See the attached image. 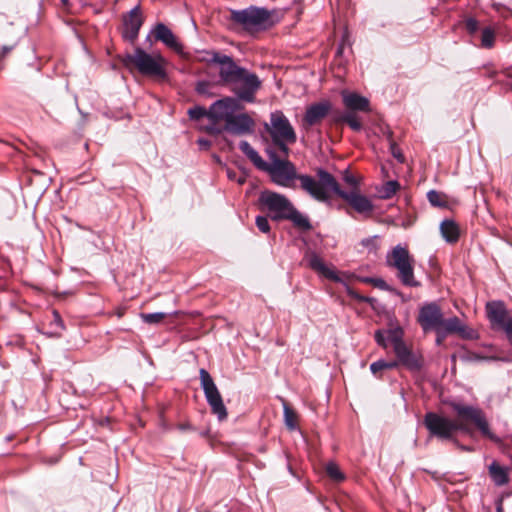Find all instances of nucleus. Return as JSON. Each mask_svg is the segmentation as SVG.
Instances as JSON below:
<instances>
[{"mask_svg":"<svg viewBox=\"0 0 512 512\" xmlns=\"http://www.w3.org/2000/svg\"><path fill=\"white\" fill-rule=\"evenodd\" d=\"M261 210L268 212L274 221L289 220L293 226L301 231L312 229L309 218L301 213L293 203L283 194L264 190L258 198Z\"/></svg>","mask_w":512,"mask_h":512,"instance_id":"obj_1","label":"nucleus"},{"mask_svg":"<svg viewBox=\"0 0 512 512\" xmlns=\"http://www.w3.org/2000/svg\"><path fill=\"white\" fill-rule=\"evenodd\" d=\"M239 148L256 168L268 172L275 184L288 187L293 179L298 180L299 174L296 173V168L292 162L286 159H279L272 154V162L268 164L247 141H241Z\"/></svg>","mask_w":512,"mask_h":512,"instance_id":"obj_2","label":"nucleus"},{"mask_svg":"<svg viewBox=\"0 0 512 512\" xmlns=\"http://www.w3.org/2000/svg\"><path fill=\"white\" fill-rule=\"evenodd\" d=\"M122 62L124 66H134L139 73L158 81L168 78L167 61L161 54H149L142 48H136L133 54H126Z\"/></svg>","mask_w":512,"mask_h":512,"instance_id":"obj_3","label":"nucleus"},{"mask_svg":"<svg viewBox=\"0 0 512 512\" xmlns=\"http://www.w3.org/2000/svg\"><path fill=\"white\" fill-rule=\"evenodd\" d=\"M317 176L318 179H315L307 174H299L300 187L313 199L319 202H327L331 192L337 195L340 185L335 177L324 169H318Z\"/></svg>","mask_w":512,"mask_h":512,"instance_id":"obj_4","label":"nucleus"},{"mask_svg":"<svg viewBox=\"0 0 512 512\" xmlns=\"http://www.w3.org/2000/svg\"><path fill=\"white\" fill-rule=\"evenodd\" d=\"M230 19L252 35L270 26L271 13L266 8L250 6L242 10H232Z\"/></svg>","mask_w":512,"mask_h":512,"instance_id":"obj_5","label":"nucleus"},{"mask_svg":"<svg viewBox=\"0 0 512 512\" xmlns=\"http://www.w3.org/2000/svg\"><path fill=\"white\" fill-rule=\"evenodd\" d=\"M266 130L270 134L273 143L287 157L290 151L288 145L294 144L297 141V136L293 126L282 111L271 113L270 124H266Z\"/></svg>","mask_w":512,"mask_h":512,"instance_id":"obj_6","label":"nucleus"},{"mask_svg":"<svg viewBox=\"0 0 512 512\" xmlns=\"http://www.w3.org/2000/svg\"><path fill=\"white\" fill-rule=\"evenodd\" d=\"M386 262L389 267L397 270V277L403 285L408 287H418L420 285L414 276V258L406 247L395 246L387 254Z\"/></svg>","mask_w":512,"mask_h":512,"instance_id":"obj_7","label":"nucleus"},{"mask_svg":"<svg viewBox=\"0 0 512 512\" xmlns=\"http://www.w3.org/2000/svg\"><path fill=\"white\" fill-rule=\"evenodd\" d=\"M386 262L389 267L397 270V277L403 285L408 287H418L420 285L414 276V258L406 247L395 246L387 254Z\"/></svg>","mask_w":512,"mask_h":512,"instance_id":"obj_8","label":"nucleus"},{"mask_svg":"<svg viewBox=\"0 0 512 512\" xmlns=\"http://www.w3.org/2000/svg\"><path fill=\"white\" fill-rule=\"evenodd\" d=\"M450 407L453 409V411L456 413L458 419L456 420L459 424H462L464 428H459V431L462 432H469V423L474 424L480 432L494 440L497 441L498 439L491 433L489 424L486 420V417L483 413V411L475 406L465 405L459 402H451Z\"/></svg>","mask_w":512,"mask_h":512,"instance_id":"obj_9","label":"nucleus"},{"mask_svg":"<svg viewBox=\"0 0 512 512\" xmlns=\"http://www.w3.org/2000/svg\"><path fill=\"white\" fill-rule=\"evenodd\" d=\"M423 423L429 432L430 436L436 437L441 440H454V443L463 450L468 448L459 445L458 441L454 439L455 434L459 428H464L456 420L450 419L435 412H427L424 416Z\"/></svg>","mask_w":512,"mask_h":512,"instance_id":"obj_10","label":"nucleus"},{"mask_svg":"<svg viewBox=\"0 0 512 512\" xmlns=\"http://www.w3.org/2000/svg\"><path fill=\"white\" fill-rule=\"evenodd\" d=\"M200 384L203 389L207 403L211 408V412L217 416L220 421L227 418V409L223 403L222 396L209 372L201 368L199 371Z\"/></svg>","mask_w":512,"mask_h":512,"instance_id":"obj_11","label":"nucleus"},{"mask_svg":"<svg viewBox=\"0 0 512 512\" xmlns=\"http://www.w3.org/2000/svg\"><path fill=\"white\" fill-rule=\"evenodd\" d=\"M231 90L239 100L245 102H254L255 95L261 87V80L259 77L247 69L241 76L234 80L231 84Z\"/></svg>","mask_w":512,"mask_h":512,"instance_id":"obj_12","label":"nucleus"},{"mask_svg":"<svg viewBox=\"0 0 512 512\" xmlns=\"http://www.w3.org/2000/svg\"><path fill=\"white\" fill-rule=\"evenodd\" d=\"M210 58L207 59L209 63L219 65V77L223 84L229 85L244 73L245 68L238 66L231 56L222 54L220 52H208Z\"/></svg>","mask_w":512,"mask_h":512,"instance_id":"obj_13","label":"nucleus"},{"mask_svg":"<svg viewBox=\"0 0 512 512\" xmlns=\"http://www.w3.org/2000/svg\"><path fill=\"white\" fill-rule=\"evenodd\" d=\"M486 313L493 326L505 331L509 343L512 345V318L502 301H492L486 304Z\"/></svg>","mask_w":512,"mask_h":512,"instance_id":"obj_14","label":"nucleus"},{"mask_svg":"<svg viewBox=\"0 0 512 512\" xmlns=\"http://www.w3.org/2000/svg\"><path fill=\"white\" fill-rule=\"evenodd\" d=\"M337 195L364 219L372 216L374 212V204L372 200L362 194L360 190H351L347 192L339 188Z\"/></svg>","mask_w":512,"mask_h":512,"instance_id":"obj_15","label":"nucleus"},{"mask_svg":"<svg viewBox=\"0 0 512 512\" xmlns=\"http://www.w3.org/2000/svg\"><path fill=\"white\" fill-rule=\"evenodd\" d=\"M443 313L436 302H429L422 305L419 309L417 322L424 332L442 327Z\"/></svg>","mask_w":512,"mask_h":512,"instance_id":"obj_16","label":"nucleus"},{"mask_svg":"<svg viewBox=\"0 0 512 512\" xmlns=\"http://www.w3.org/2000/svg\"><path fill=\"white\" fill-rule=\"evenodd\" d=\"M240 108L238 99L226 97L214 102L208 110V118L213 123L224 121L228 119Z\"/></svg>","mask_w":512,"mask_h":512,"instance_id":"obj_17","label":"nucleus"},{"mask_svg":"<svg viewBox=\"0 0 512 512\" xmlns=\"http://www.w3.org/2000/svg\"><path fill=\"white\" fill-rule=\"evenodd\" d=\"M307 266L318 275L334 282H341L337 271L332 265H327L323 258L314 251H307L304 256Z\"/></svg>","mask_w":512,"mask_h":512,"instance_id":"obj_18","label":"nucleus"},{"mask_svg":"<svg viewBox=\"0 0 512 512\" xmlns=\"http://www.w3.org/2000/svg\"><path fill=\"white\" fill-rule=\"evenodd\" d=\"M255 128V121L247 114H233L224 124L223 131L233 135L251 134Z\"/></svg>","mask_w":512,"mask_h":512,"instance_id":"obj_19","label":"nucleus"},{"mask_svg":"<svg viewBox=\"0 0 512 512\" xmlns=\"http://www.w3.org/2000/svg\"><path fill=\"white\" fill-rule=\"evenodd\" d=\"M331 110V104L328 101L315 103L307 107L306 112L302 119V127L305 130L315 126L328 115Z\"/></svg>","mask_w":512,"mask_h":512,"instance_id":"obj_20","label":"nucleus"},{"mask_svg":"<svg viewBox=\"0 0 512 512\" xmlns=\"http://www.w3.org/2000/svg\"><path fill=\"white\" fill-rule=\"evenodd\" d=\"M143 24V18L139 6L134 7L123 20V37L130 42H134L139 34Z\"/></svg>","mask_w":512,"mask_h":512,"instance_id":"obj_21","label":"nucleus"},{"mask_svg":"<svg viewBox=\"0 0 512 512\" xmlns=\"http://www.w3.org/2000/svg\"><path fill=\"white\" fill-rule=\"evenodd\" d=\"M393 351L399 364L409 371H419L422 368V357L414 353L406 343L395 347Z\"/></svg>","mask_w":512,"mask_h":512,"instance_id":"obj_22","label":"nucleus"},{"mask_svg":"<svg viewBox=\"0 0 512 512\" xmlns=\"http://www.w3.org/2000/svg\"><path fill=\"white\" fill-rule=\"evenodd\" d=\"M154 38L161 41L168 48L177 53H182L183 45L177 40L170 28L163 23H158L153 29Z\"/></svg>","mask_w":512,"mask_h":512,"instance_id":"obj_23","label":"nucleus"},{"mask_svg":"<svg viewBox=\"0 0 512 512\" xmlns=\"http://www.w3.org/2000/svg\"><path fill=\"white\" fill-rule=\"evenodd\" d=\"M342 99L347 112H370L371 110L369 100L358 93L344 91Z\"/></svg>","mask_w":512,"mask_h":512,"instance_id":"obj_24","label":"nucleus"},{"mask_svg":"<svg viewBox=\"0 0 512 512\" xmlns=\"http://www.w3.org/2000/svg\"><path fill=\"white\" fill-rule=\"evenodd\" d=\"M440 233L447 243L454 244L460 238V227L452 219H444L440 223Z\"/></svg>","mask_w":512,"mask_h":512,"instance_id":"obj_25","label":"nucleus"},{"mask_svg":"<svg viewBox=\"0 0 512 512\" xmlns=\"http://www.w3.org/2000/svg\"><path fill=\"white\" fill-rule=\"evenodd\" d=\"M442 328L445 330V333H456L463 337L466 336L467 327L457 316H453L448 319L443 318Z\"/></svg>","mask_w":512,"mask_h":512,"instance_id":"obj_26","label":"nucleus"},{"mask_svg":"<svg viewBox=\"0 0 512 512\" xmlns=\"http://www.w3.org/2000/svg\"><path fill=\"white\" fill-rule=\"evenodd\" d=\"M489 473L493 482L497 486H503L509 482L508 471L502 466H500L497 462H493L489 466Z\"/></svg>","mask_w":512,"mask_h":512,"instance_id":"obj_27","label":"nucleus"},{"mask_svg":"<svg viewBox=\"0 0 512 512\" xmlns=\"http://www.w3.org/2000/svg\"><path fill=\"white\" fill-rule=\"evenodd\" d=\"M283 416L284 423L290 431L298 428V415L285 401H283Z\"/></svg>","mask_w":512,"mask_h":512,"instance_id":"obj_28","label":"nucleus"},{"mask_svg":"<svg viewBox=\"0 0 512 512\" xmlns=\"http://www.w3.org/2000/svg\"><path fill=\"white\" fill-rule=\"evenodd\" d=\"M427 199L433 207H438V208H448L449 207L448 196L443 192H440L437 190H430L427 193Z\"/></svg>","mask_w":512,"mask_h":512,"instance_id":"obj_29","label":"nucleus"},{"mask_svg":"<svg viewBox=\"0 0 512 512\" xmlns=\"http://www.w3.org/2000/svg\"><path fill=\"white\" fill-rule=\"evenodd\" d=\"M385 331L387 333L389 341L392 343L393 349H395V347H399L405 344L403 340L404 330L400 325L396 324Z\"/></svg>","mask_w":512,"mask_h":512,"instance_id":"obj_30","label":"nucleus"},{"mask_svg":"<svg viewBox=\"0 0 512 512\" xmlns=\"http://www.w3.org/2000/svg\"><path fill=\"white\" fill-rule=\"evenodd\" d=\"M341 121L346 123L353 131L359 132L362 130L363 125L355 112H345L341 116Z\"/></svg>","mask_w":512,"mask_h":512,"instance_id":"obj_31","label":"nucleus"},{"mask_svg":"<svg viewBox=\"0 0 512 512\" xmlns=\"http://www.w3.org/2000/svg\"><path fill=\"white\" fill-rule=\"evenodd\" d=\"M399 189H400V184L398 181H396V180L387 181L386 183H384V185L382 186V188L380 190L381 198L389 199L392 196H394Z\"/></svg>","mask_w":512,"mask_h":512,"instance_id":"obj_32","label":"nucleus"},{"mask_svg":"<svg viewBox=\"0 0 512 512\" xmlns=\"http://www.w3.org/2000/svg\"><path fill=\"white\" fill-rule=\"evenodd\" d=\"M325 470L329 478L335 482H342L345 479V475L340 470L339 466L334 462H329L326 465Z\"/></svg>","mask_w":512,"mask_h":512,"instance_id":"obj_33","label":"nucleus"},{"mask_svg":"<svg viewBox=\"0 0 512 512\" xmlns=\"http://www.w3.org/2000/svg\"><path fill=\"white\" fill-rule=\"evenodd\" d=\"M495 43V31L490 27H485L481 33V46L490 49Z\"/></svg>","mask_w":512,"mask_h":512,"instance_id":"obj_34","label":"nucleus"},{"mask_svg":"<svg viewBox=\"0 0 512 512\" xmlns=\"http://www.w3.org/2000/svg\"><path fill=\"white\" fill-rule=\"evenodd\" d=\"M379 236H371L361 240L360 244L367 249L369 253H377L379 249L378 243Z\"/></svg>","mask_w":512,"mask_h":512,"instance_id":"obj_35","label":"nucleus"},{"mask_svg":"<svg viewBox=\"0 0 512 512\" xmlns=\"http://www.w3.org/2000/svg\"><path fill=\"white\" fill-rule=\"evenodd\" d=\"M140 316L147 324H158L166 317V314L163 312L142 313Z\"/></svg>","mask_w":512,"mask_h":512,"instance_id":"obj_36","label":"nucleus"},{"mask_svg":"<svg viewBox=\"0 0 512 512\" xmlns=\"http://www.w3.org/2000/svg\"><path fill=\"white\" fill-rule=\"evenodd\" d=\"M188 115L192 120H199L203 117H208V110L202 106H195L188 110Z\"/></svg>","mask_w":512,"mask_h":512,"instance_id":"obj_37","label":"nucleus"},{"mask_svg":"<svg viewBox=\"0 0 512 512\" xmlns=\"http://www.w3.org/2000/svg\"><path fill=\"white\" fill-rule=\"evenodd\" d=\"M343 180L344 182L351 187V190H360L359 189V181L358 179L350 173L348 170H345L343 174Z\"/></svg>","mask_w":512,"mask_h":512,"instance_id":"obj_38","label":"nucleus"},{"mask_svg":"<svg viewBox=\"0 0 512 512\" xmlns=\"http://www.w3.org/2000/svg\"><path fill=\"white\" fill-rule=\"evenodd\" d=\"M255 224L262 233L270 232V224L266 216H257L255 219Z\"/></svg>","mask_w":512,"mask_h":512,"instance_id":"obj_39","label":"nucleus"},{"mask_svg":"<svg viewBox=\"0 0 512 512\" xmlns=\"http://www.w3.org/2000/svg\"><path fill=\"white\" fill-rule=\"evenodd\" d=\"M374 338L376 343L382 348L386 349L388 347V336L385 330H377L375 331Z\"/></svg>","mask_w":512,"mask_h":512,"instance_id":"obj_40","label":"nucleus"},{"mask_svg":"<svg viewBox=\"0 0 512 512\" xmlns=\"http://www.w3.org/2000/svg\"><path fill=\"white\" fill-rule=\"evenodd\" d=\"M212 85L208 81H199L196 84L195 90L200 95L211 96L210 89Z\"/></svg>","mask_w":512,"mask_h":512,"instance_id":"obj_41","label":"nucleus"},{"mask_svg":"<svg viewBox=\"0 0 512 512\" xmlns=\"http://www.w3.org/2000/svg\"><path fill=\"white\" fill-rule=\"evenodd\" d=\"M385 370V367H384V360H378V361H375L373 362L371 365H370V371L372 372V374L374 376H376L377 378H382V374L381 372Z\"/></svg>","mask_w":512,"mask_h":512,"instance_id":"obj_42","label":"nucleus"},{"mask_svg":"<svg viewBox=\"0 0 512 512\" xmlns=\"http://www.w3.org/2000/svg\"><path fill=\"white\" fill-rule=\"evenodd\" d=\"M465 28L469 34H475L479 28V22L473 18L469 17L465 20Z\"/></svg>","mask_w":512,"mask_h":512,"instance_id":"obj_43","label":"nucleus"},{"mask_svg":"<svg viewBox=\"0 0 512 512\" xmlns=\"http://www.w3.org/2000/svg\"><path fill=\"white\" fill-rule=\"evenodd\" d=\"M52 316H53L52 324H54L60 330H63L64 329V322H63L59 312L57 310H53Z\"/></svg>","mask_w":512,"mask_h":512,"instance_id":"obj_44","label":"nucleus"},{"mask_svg":"<svg viewBox=\"0 0 512 512\" xmlns=\"http://www.w3.org/2000/svg\"><path fill=\"white\" fill-rule=\"evenodd\" d=\"M433 330L437 334L436 343L438 345H441L443 340L445 339V337L448 335V333H445V330L442 327L438 328V329H433Z\"/></svg>","mask_w":512,"mask_h":512,"instance_id":"obj_45","label":"nucleus"},{"mask_svg":"<svg viewBox=\"0 0 512 512\" xmlns=\"http://www.w3.org/2000/svg\"><path fill=\"white\" fill-rule=\"evenodd\" d=\"M398 366H400L398 360H393V361H385L384 360V367H385V370L387 369H394V368H397Z\"/></svg>","mask_w":512,"mask_h":512,"instance_id":"obj_46","label":"nucleus"},{"mask_svg":"<svg viewBox=\"0 0 512 512\" xmlns=\"http://www.w3.org/2000/svg\"><path fill=\"white\" fill-rule=\"evenodd\" d=\"M391 149H392L393 156L395 158H397L400 162H403L404 161V157H403V155L398 150H396V147H395L394 143L391 144Z\"/></svg>","mask_w":512,"mask_h":512,"instance_id":"obj_47","label":"nucleus"},{"mask_svg":"<svg viewBox=\"0 0 512 512\" xmlns=\"http://www.w3.org/2000/svg\"><path fill=\"white\" fill-rule=\"evenodd\" d=\"M496 512H504L503 500L501 498L496 501Z\"/></svg>","mask_w":512,"mask_h":512,"instance_id":"obj_48","label":"nucleus"},{"mask_svg":"<svg viewBox=\"0 0 512 512\" xmlns=\"http://www.w3.org/2000/svg\"><path fill=\"white\" fill-rule=\"evenodd\" d=\"M198 143L201 146H204L205 148H208L210 146V142L208 140H205V139H199Z\"/></svg>","mask_w":512,"mask_h":512,"instance_id":"obj_49","label":"nucleus"},{"mask_svg":"<svg viewBox=\"0 0 512 512\" xmlns=\"http://www.w3.org/2000/svg\"><path fill=\"white\" fill-rule=\"evenodd\" d=\"M11 50H12V47H10V46H3V47H2V54H1V56H2V57H3V56H5V55H6L7 53H9Z\"/></svg>","mask_w":512,"mask_h":512,"instance_id":"obj_50","label":"nucleus"},{"mask_svg":"<svg viewBox=\"0 0 512 512\" xmlns=\"http://www.w3.org/2000/svg\"><path fill=\"white\" fill-rule=\"evenodd\" d=\"M495 75H496V71H494V70L489 71V72H488V74H487V76H488L489 78H493Z\"/></svg>","mask_w":512,"mask_h":512,"instance_id":"obj_51","label":"nucleus"},{"mask_svg":"<svg viewBox=\"0 0 512 512\" xmlns=\"http://www.w3.org/2000/svg\"><path fill=\"white\" fill-rule=\"evenodd\" d=\"M61 2H62V4H63L64 6H66V5L68 4L69 0H61Z\"/></svg>","mask_w":512,"mask_h":512,"instance_id":"obj_52","label":"nucleus"},{"mask_svg":"<svg viewBox=\"0 0 512 512\" xmlns=\"http://www.w3.org/2000/svg\"><path fill=\"white\" fill-rule=\"evenodd\" d=\"M228 177L233 178V174L230 171H228Z\"/></svg>","mask_w":512,"mask_h":512,"instance_id":"obj_53","label":"nucleus"}]
</instances>
